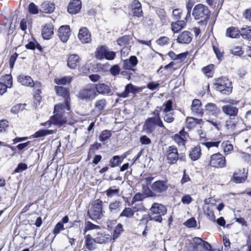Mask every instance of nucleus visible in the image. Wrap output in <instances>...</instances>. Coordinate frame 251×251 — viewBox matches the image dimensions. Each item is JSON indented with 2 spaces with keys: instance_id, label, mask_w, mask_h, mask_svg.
Listing matches in <instances>:
<instances>
[{
  "instance_id": "412c9836",
  "label": "nucleus",
  "mask_w": 251,
  "mask_h": 251,
  "mask_svg": "<svg viewBox=\"0 0 251 251\" xmlns=\"http://www.w3.org/2000/svg\"><path fill=\"white\" fill-rule=\"evenodd\" d=\"M132 12L134 16L141 17L143 15L141 4L137 0H134L131 5Z\"/></svg>"
},
{
  "instance_id": "864d4df0",
  "label": "nucleus",
  "mask_w": 251,
  "mask_h": 251,
  "mask_svg": "<svg viewBox=\"0 0 251 251\" xmlns=\"http://www.w3.org/2000/svg\"><path fill=\"white\" fill-rule=\"evenodd\" d=\"M174 140L179 146L185 145V141L184 138L181 136L178 135V134H176L174 136Z\"/></svg>"
},
{
  "instance_id": "dca6fc26",
  "label": "nucleus",
  "mask_w": 251,
  "mask_h": 251,
  "mask_svg": "<svg viewBox=\"0 0 251 251\" xmlns=\"http://www.w3.org/2000/svg\"><path fill=\"white\" fill-rule=\"evenodd\" d=\"M202 119L193 117H187L186 121V127L189 129L194 128L197 125H203Z\"/></svg>"
},
{
  "instance_id": "7ed1b4c3",
  "label": "nucleus",
  "mask_w": 251,
  "mask_h": 251,
  "mask_svg": "<svg viewBox=\"0 0 251 251\" xmlns=\"http://www.w3.org/2000/svg\"><path fill=\"white\" fill-rule=\"evenodd\" d=\"M214 85L215 89L223 94L229 95L232 92V82L226 77L217 79Z\"/></svg>"
},
{
  "instance_id": "338daca9",
  "label": "nucleus",
  "mask_w": 251,
  "mask_h": 251,
  "mask_svg": "<svg viewBox=\"0 0 251 251\" xmlns=\"http://www.w3.org/2000/svg\"><path fill=\"white\" fill-rule=\"evenodd\" d=\"M169 40V39L168 37L162 36L157 40L156 43L160 46H164L168 43Z\"/></svg>"
},
{
  "instance_id": "680f3d73",
  "label": "nucleus",
  "mask_w": 251,
  "mask_h": 251,
  "mask_svg": "<svg viewBox=\"0 0 251 251\" xmlns=\"http://www.w3.org/2000/svg\"><path fill=\"white\" fill-rule=\"evenodd\" d=\"M144 199V196L142 194L140 193H137L133 197L131 202L133 204L136 201H142Z\"/></svg>"
},
{
  "instance_id": "b1692460",
  "label": "nucleus",
  "mask_w": 251,
  "mask_h": 251,
  "mask_svg": "<svg viewBox=\"0 0 251 251\" xmlns=\"http://www.w3.org/2000/svg\"><path fill=\"white\" fill-rule=\"evenodd\" d=\"M201 155V149L199 146H196L190 151L189 156L193 161H196L200 158Z\"/></svg>"
},
{
  "instance_id": "bf43d9fd",
  "label": "nucleus",
  "mask_w": 251,
  "mask_h": 251,
  "mask_svg": "<svg viewBox=\"0 0 251 251\" xmlns=\"http://www.w3.org/2000/svg\"><path fill=\"white\" fill-rule=\"evenodd\" d=\"M139 140L141 144L143 145H150L151 142V140L146 135H142L140 136Z\"/></svg>"
},
{
  "instance_id": "37998d69",
  "label": "nucleus",
  "mask_w": 251,
  "mask_h": 251,
  "mask_svg": "<svg viewBox=\"0 0 251 251\" xmlns=\"http://www.w3.org/2000/svg\"><path fill=\"white\" fill-rule=\"evenodd\" d=\"M71 79L70 76H64L61 78L55 79V81L58 85H66L71 82Z\"/></svg>"
},
{
  "instance_id": "f03ea898",
  "label": "nucleus",
  "mask_w": 251,
  "mask_h": 251,
  "mask_svg": "<svg viewBox=\"0 0 251 251\" xmlns=\"http://www.w3.org/2000/svg\"><path fill=\"white\" fill-rule=\"evenodd\" d=\"M103 202L100 199L95 200L88 210L87 214L92 220L100 219L103 216Z\"/></svg>"
},
{
  "instance_id": "4c0bfd02",
  "label": "nucleus",
  "mask_w": 251,
  "mask_h": 251,
  "mask_svg": "<svg viewBox=\"0 0 251 251\" xmlns=\"http://www.w3.org/2000/svg\"><path fill=\"white\" fill-rule=\"evenodd\" d=\"M238 117H235V119H230L226 122V126L227 129L234 130L238 123Z\"/></svg>"
},
{
  "instance_id": "6e6d98bb",
  "label": "nucleus",
  "mask_w": 251,
  "mask_h": 251,
  "mask_svg": "<svg viewBox=\"0 0 251 251\" xmlns=\"http://www.w3.org/2000/svg\"><path fill=\"white\" fill-rule=\"evenodd\" d=\"M64 225L62 223L58 222L54 227L53 233V234L57 235L60 233L61 230H64Z\"/></svg>"
},
{
  "instance_id": "ea45409f",
  "label": "nucleus",
  "mask_w": 251,
  "mask_h": 251,
  "mask_svg": "<svg viewBox=\"0 0 251 251\" xmlns=\"http://www.w3.org/2000/svg\"><path fill=\"white\" fill-rule=\"evenodd\" d=\"M55 90L57 95L65 97L69 95L68 90L62 86H55Z\"/></svg>"
},
{
  "instance_id": "9b49d317",
  "label": "nucleus",
  "mask_w": 251,
  "mask_h": 251,
  "mask_svg": "<svg viewBox=\"0 0 251 251\" xmlns=\"http://www.w3.org/2000/svg\"><path fill=\"white\" fill-rule=\"evenodd\" d=\"M96 97L95 89L93 87L86 88L81 90L78 93V98L83 100H89Z\"/></svg>"
},
{
  "instance_id": "f704fd0d",
  "label": "nucleus",
  "mask_w": 251,
  "mask_h": 251,
  "mask_svg": "<svg viewBox=\"0 0 251 251\" xmlns=\"http://www.w3.org/2000/svg\"><path fill=\"white\" fill-rule=\"evenodd\" d=\"M123 231V225L120 223L118 224L114 230L112 234L113 240L114 241L117 239L120 236Z\"/></svg>"
},
{
  "instance_id": "603ef678",
  "label": "nucleus",
  "mask_w": 251,
  "mask_h": 251,
  "mask_svg": "<svg viewBox=\"0 0 251 251\" xmlns=\"http://www.w3.org/2000/svg\"><path fill=\"white\" fill-rule=\"evenodd\" d=\"M28 11L32 14H37L39 12L38 7L33 2H31L29 4Z\"/></svg>"
},
{
  "instance_id": "72a5a7b5",
  "label": "nucleus",
  "mask_w": 251,
  "mask_h": 251,
  "mask_svg": "<svg viewBox=\"0 0 251 251\" xmlns=\"http://www.w3.org/2000/svg\"><path fill=\"white\" fill-rule=\"evenodd\" d=\"M53 133L52 130L50 129H40L35 132L33 135L34 138H40L44 137L46 135L51 134Z\"/></svg>"
},
{
  "instance_id": "49530a36",
  "label": "nucleus",
  "mask_w": 251,
  "mask_h": 251,
  "mask_svg": "<svg viewBox=\"0 0 251 251\" xmlns=\"http://www.w3.org/2000/svg\"><path fill=\"white\" fill-rule=\"evenodd\" d=\"M207 210L204 209V213L207 217V218L213 222H215V217L214 216V213L212 210H210V208L209 206L206 207Z\"/></svg>"
},
{
  "instance_id": "423d86ee",
  "label": "nucleus",
  "mask_w": 251,
  "mask_h": 251,
  "mask_svg": "<svg viewBox=\"0 0 251 251\" xmlns=\"http://www.w3.org/2000/svg\"><path fill=\"white\" fill-rule=\"evenodd\" d=\"M168 185L166 181L157 180L154 182L151 186V190H148L146 194L149 197H154L155 193L161 194L167 191Z\"/></svg>"
},
{
  "instance_id": "a19ab883",
  "label": "nucleus",
  "mask_w": 251,
  "mask_h": 251,
  "mask_svg": "<svg viewBox=\"0 0 251 251\" xmlns=\"http://www.w3.org/2000/svg\"><path fill=\"white\" fill-rule=\"evenodd\" d=\"M95 108L99 112L102 111L106 106V101L104 99L97 100L95 102Z\"/></svg>"
},
{
  "instance_id": "c03bdc74",
  "label": "nucleus",
  "mask_w": 251,
  "mask_h": 251,
  "mask_svg": "<svg viewBox=\"0 0 251 251\" xmlns=\"http://www.w3.org/2000/svg\"><path fill=\"white\" fill-rule=\"evenodd\" d=\"M131 36L129 35L124 36L117 40V43L119 45L123 46L125 44H127L130 40Z\"/></svg>"
},
{
  "instance_id": "ddd939ff",
  "label": "nucleus",
  "mask_w": 251,
  "mask_h": 251,
  "mask_svg": "<svg viewBox=\"0 0 251 251\" xmlns=\"http://www.w3.org/2000/svg\"><path fill=\"white\" fill-rule=\"evenodd\" d=\"M81 8L80 0H71L68 6V11L72 14H75L79 12Z\"/></svg>"
},
{
  "instance_id": "f257e3e1",
  "label": "nucleus",
  "mask_w": 251,
  "mask_h": 251,
  "mask_svg": "<svg viewBox=\"0 0 251 251\" xmlns=\"http://www.w3.org/2000/svg\"><path fill=\"white\" fill-rule=\"evenodd\" d=\"M192 15L195 20H200V23L206 25L207 20L210 16V13L206 6L202 4H198L194 7Z\"/></svg>"
},
{
  "instance_id": "5fc2aeb1",
  "label": "nucleus",
  "mask_w": 251,
  "mask_h": 251,
  "mask_svg": "<svg viewBox=\"0 0 251 251\" xmlns=\"http://www.w3.org/2000/svg\"><path fill=\"white\" fill-rule=\"evenodd\" d=\"M150 220H151L150 218V215L144 214L142 216L141 219L139 220L138 226H141L143 225L147 226Z\"/></svg>"
},
{
  "instance_id": "39448f33",
  "label": "nucleus",
  "mask_w": 251,
  "mask_h": 251,
  "mask_svg": "<svg viewBox=\"0 0 251 251\" xmlns=\"http://www.w3.org/2000/svg\"><path fill=\"white\" fill-rule=\"evenodd\" d=\"M95 56L99 60L105 58L106 60H112L115 58L116 53L113 51H110L107 46L102 45L97 48Z\"/></svg>"
},
{
  "instance_id": "e2e57ef3",
  "label": "nucleus",
  "mask_w": 251,
  "mask_h": 251,
  "mask_svg": "<svg viewBox=\"0 0 251 251\" xmlns=\"http://www.w3.org/2000/svg\"><path fill=\"white\" fill-rule=\"evenodd\" d=\"M110 72L113 75L116 76L117 75L119 74L120 72L119 66L118 65H113L111 67Z\"/></svg>"
},
{
  "instance_id": "393cba45",
  "label": "nucleus",
  "mask_w": 251,
  "mask_h": 251,
  "mask_svg": "<svg viewBox=\"0 0 251 251\" xmlns=\"http://www.w3.org/2000/svg\"><path fill=\"white\" fill-rule=\"evenodd\" d=\"M125 156L115 155L109 161V165L112 168L119 166L123 162Z\"/></svg>"
},
{
  "instance_id": "7c9ffc66",
  "label": "nucleus",
  "mask_w": 251,
  "mask_h": 251,
  "mask_svg": "<svg viewBox=\"0 0 251 251\" xmlns=\"http://www.w3.org/2000/svg\"><path fill=\"white\" fill-rule=\"evenodd\" d=\"M54 5L52 3L44 2L41 4V9L44 13H51L54 11Z\"/></svg>"
},
{
  "instance_id": "1a4fd4ad",
  "label": "nucleus",
  "mask_w": 251,
  "mask_h": 251,
  "mask_svg": "<svg viewBox=\"0 0 251 251\" xmlns=\"http://www.w3.org/2000/svg\"><path fill=\"white\" fill-rule=\"evenodd\" d=\"M233 100H230L229 104L225 105L222 107L223 112L229 116L230 119H235V117H237L238 113V109L233 105Z\"/></svg>"
},
{
  "instance_id": "13d9d810",
  "label": "nucleus",
  "mask_w": 251,
  "mask_h": 251,
  "mask_svg": "<svg viewBox=\"0 0 251 251\" xmlns=\"http://www.w3.org/2000/svg\"><path fill=\"white\" fill-rule=\"evenodd\" d=\"M27 166L26 164L24 163H20L18 164V166L14 170V173H21L23 171L26 170Z\"/></svg>"
},
{
  "instance_id": "79ce46f5",
  "label": "nucleus",
  "mask_w": 251,
  "mask_h": 251,
  "mask_svg": "<svg viewBox=\"0 0 251 251\" xmlns=\"http://www.w3.org/2000/svg\"><path fill=\"white\" fill-rule=\"evenodd\" d=\"M25 104H17L13 106L11 109V112L14 114H17L20 111H23L25 108Z\"/></svg>"
},
{
  "instance_id": "052dcab7",
  "label": "nucleus",
  "mask_w": 251,
  "mask_h": 251,
  "mask_svg": "<svg viewBox=\"0 0 251 251\" xmlns=\"http://www.w3.org/2000/svg\"><path fill=\"white\" fill-rule=\"evenodd\" d=\"M244 51L239 47H236L232 50H230V53L234 55L241 56L243 54Z\"/></svg>"
},
{
  "instance_id": "6e6552de",
  "label": "nucleus",
  "mask_w": 251,
  "mask_h": 251,
  "mask_svg": "<svg viewBox=\"0 0 251 251\" xmlns=\"http://www.w3.org/2000/svg\"><path fill=\"white\" fill-rule=\"evenodd\" d=\"M165 127L163 123L160 124V122L156 121L155 118H148L145 122L143 130L148 134L152 133L155 129L156 126Z\"/></svg>"
},
{
  "instance_id": "f3484780",
  "label": "nucleus",
  "mask_w": 251,
  "mask_h": 251,
  "mask_svg": "<svg viewBox=\"0 0 251 251\" xmlns=\"http://www.w3.org/2000/svg\"><path fill=\"white\" fill-rule=\"evenodd\" d=\"M17 80L24 86L33 87L34 85L33 80L30 76L28 75H20L17 77Z\"/></svg>"
},
{
  "instance_id": "2f4dec72",
  "label": "nucleus",
  "mask_w": 251,
  "mask_h": 251,
  "mask_svg": "<svg viewBox=\"0 0 251 251\" xmlns=\"http://www.w3.org/2000/svg\"><path fill=\"white\" fill-rule=\"evenodd\" d=\"M134 211L130 207H126L120 213L119 219L122 217H126V218L130 219L133 217Z\"/></svg>"
},
{
  "instance_id": "9d476101",
  "label": "nucleus",
  "mask_w": 251,
  "mask_h": 251,
  "mask_svg": "<svg viewBox=\"0 0 251 251\" xmlns=\"http://www.w3.org/2000/svg\"><path fill=\"white\" fill-rule=\"evenodd\" d=\"M166 156L168 162L170 164H174L178 160V153L176 147L169 146L166 151Z\"/></svg>"
},
{
  "instance_id": "09e8293b",
  "label": "nucleus",
  "mask_w": 251,
  "mask_h": 251,
  "mask_svg": "<svg viewBox=\"0 0 251 251\" xmlns=\"http://www.w3.org/2000/svg\"><path fill=\"white\" fill-rule=\"evenodd\" d=\"M182 14V10L180 8H176L173 11L172 15L174 19L179 20Z\"/></svg>"
},
{
  "instance_id": "473e14b6",
  "label": "nucleus",
  "mask_w": 251,
  "mask_h": 251,
  "mask_svg": "<svg viewBox=\"0 0 251 251\" xmlns=\"http://www.w3.org/2000/svg\"><path fill=\"white\" fill-rule=\"evenodd\" d=\"M120 189L116 186L110 187L105 193L106 196L109 198H112L116 196L119 195Z\"/></svg>"
},
{
  "instance_id": "0e129e2a",
  "label": "nucleus",
  "mask_w": 251,
  "mask_h": 251,
  "mask_svg": "<svg viewBox=\"0 0 251 251\" xmlns=\"http://www.w3.org/2000/svg\"><path fill=\"white\" fill-rule=\"evenodd\" d=\"M165 105V108L163 110V112L164 113H168L170 111H171L172 110V105H173V102L172 100H168L166 103L164 104Z\"/></svg>"
},
{
  "instance_id": "58836bf2",
  "label": "nucleus",
  "mask_w": 251,
  "mask_h": 251,
  "mask_svg": "<svg viewBox=\"0 0 251 251\" xmlns=\"http://www.w3.org/2000/svg\"><path fill=\"white\" fill-rule=\"evenodd\" d=\"M100 228V226L93 224L90 221H87L85 223L84 234H85L89 230L93 229H99Z\"/></svg>"
},
{
  "instance_id": "20e7f679",
  "label": "nucleus",
  "mask_w": 251,
  "mask_h": 251,
  "mask_svg": "<svg viewBox=\"0 0 251 251\" xmlns=\"http://www.w3.org/2000/svg\"><path fill=\"white\" fill-rule=\"evenodd\" d=\"M151 215L150 218L151 220L161 223L162 221V216L167 213L166 207L161 204L154 203L150 209Z\"/></svg>"
},
{
  "instance_id": "4d7b16f0",
  "label": "nucleus",
  "mask_w": 251,
  "mask_h": 251,
  "mask_svg": "<svg viewBox=\"0 0 251 251\" xmlns=\"http://www.w3.org/2000/svg\"><path fill=\"white\" fill-rule=\"evenodd\" d=\"M212 48L218 59L221 60L223 57V52H221L219 49L213 44L212 45Z\"/></svg>"
},
{
  "instance_id": "a878e982",
  "label": "nucleus",
  "mask_w": 251,
  "mask_h": 251,
  "mask_svg": "<svg viewBox=\"0 0 251 251\" xmlns=\"http://www.w3.org/2000/svg\"><path fill=\"white\" fill-rule=\"evenodd\" d=\"M31 35L32 41H30L28 43L25 45L26 49L28 50H34L36 49V46H37V44L38 42L33 38L32 36L30 34V33H27V32H25V34L23 35L24 39L27 37V36H29Z\"/></svg>"
},
{
  "instance_id": "2eb2a0df",
  "label": "nucleus",
  "mask_w": 251,
  "mask_h": 251,
  "mask_svg": "<svg viewBox=\"0 0 251 251\" xmlns=\"http://www.w3.org/2000/svg\"><path fill=\"white\" fill-rule=\"evenodd\" d=\"M192 112L197 115L202 116L203 112L201 107V102L198 99H194L192 102Z\"/></svg>"
},
{
  "instance_id": "e433bc0d",
  "label": "nucleus",
  "mask_w": 251,
  "mask_h": 251,
  "mask_svg": "<svg viewBox=\"0 0 251 251\" xmlns=\"http://www.w3.org/2000/svg\"><path fill=\"white\" fill-rule=\"evenodd\" d=\"M239 172H235L233 174V177L232 178V181L236 183H241L245 181L247 176H239L241 171H239Z\"/></svg>"
},
{
  "instance_id": "4468645a",
  "label": "nucleus",
  "mask_w": 251,
  "mask_h": 251,
  "mask_svg": "<svg viewBox=\"0 0 251 251\" xmlns=\"http://www.w3.org/2000/svg\"><path fill=\"white\" fill-rule=\"evenodd\" d=\"M205 111L207 114L215 117L221 113L220 109L216 104L212 102L207 103L205 105Z\"/></svg>"
},
{
  "instance_id": "c85d7f7f",
  "label": "nucleus",
  "mask_w": 251,
  "mask_h": 251,
  "mask_svg": "<svg viewBox=\"0 0 251 251\" xmlns=\"http://www.w3.org/2000/svg\"><path fill=\"white\" fill-rule=\"evenodd\" d=\"M78 37L83 44L89 43L91 41L90 32H78Z\"/></svg>"
},
{
  "instance_id": "c756f323",
  "label": "nucleus",
  "mask_w": 251,
  "mask_h": 251,
  "mask_svg": "<svg viewBox=\"0 0 251 251\" xmlns=\"http://www.w3.org/2000/svg\"><path fill=\"white\" fill-rule=\"evenodd\" d=\"M112 136V133L110 130H104L101 132L99 138L100 142H102L104 144L107 143V141Z\"/></svg>"
},
{
  "instance_id": "a211bd4d",
  "label": "nucleus",
  "mask_w": 251,
  "mask_h": 251,
  "mask_svg": "<svg viewBox=\"0 0 251 251\" xmlns=\"http://www.w3.org/2000/svg\"><path fill=\"white\" fill-rule=\"evenodd\" d=\"M80 59L76 54L70 55L68 58L67 65L71 69H75L79 65Z\"/></svg>"
},
{
  "instance_id": "69168bd1",
  "label": "nucleus",
  "mask_w": 251,
  "mask_h": 251,
  "mask_svg": "<svg viewBox=\"0 0 251 251\" xmlns=\"http://www.w3.org/2000/svg\"><path fill=\"white\" fill-rule=\"evenodd\" d=\"M69 32H58V36L61 40L64 42H66L69 38Z\"/></svg>"
},
{
  "instance_id": "de8ad7c7",
  "label": "nucleus",
  "mask_w": 251,
  "mask_h": 251,
  "mask_svg": "<svg viewBox=\"0 0 251 251\" xmlns=\"http://www.w3.org/2000/svg\"><path fill=\"white\" fill-rule=\"evenodd\" d=\"M157 14L159 16L160 21L163 24L167 22L168 18L166 15L165 12L163 9H159L157 11Z\"/></svg>"
},
{
  "instance_id": "6ab92c4d",
  "label": "nucleus",
  "mask_w": 251,
  "mask_h": 251,
  "mask_svg": "<svg viewBox=\"0 0 251 251\" xmlns=\"http://www.w3.org/2000/svg\"><path fill=\"white\" fill-rule=\"evenodd\" d=\"M192 39L190 32H181L177 37V42L180 44H189Z\"/></svg>"
},
{
  "instance_id": "bb28decb",
  "label": "nucleus",
  "mask_w": 251,
  "mask_h": 251,
  "mask_svg": "<svg viewBox=\"0 0 251 251\" xmlns=\"http://www.w3.org/2000/svg\"><path fill=\"white\" fill-rule=\"evenodd\" d=\"M186 25V23L183 20H177L176 22L172 23L171 28L173 31H179L182 30Z\"/></svg>"
},
{
  "instance_id": "cd10ccee",
  "label": "nucleus",
  "mask_w": 251,
  "mask_h": 251,
  "mask_svg": "<svg viewBox=\"0 0 251 251\" xmlns=\"http://www.w3.org/2000/svg\"><path fill=\"white\" fill-rule=\"evenodd\" d=\"M95 89L100 94H108L111 92L109 87L104 83L97 84Z\"/></svg>"
},
{
  "instance_id": "aec40b11",
  "label": "nucleus",
  "mask_w": 251,
  "mask_h": 251,
  "mask_svg": "<svg viewBox=\"0 0 251 251\" xmlns=\"http://www.w3.org/2000/svg\"><path fill=\"white\" fill-rule=\"evenodd\" d=\"M85 244L86 248L90 251H94L96 248L95 239L90 234H87L85 237Z\"/></svg>"
},
{
  "instance_id": "f8f14e48",
  "label": "nucleus",
  "mask_w": 251,
  "mask_h": 251,
  "mask_svg": "<svg viewBox=\"0 0 251 251\" xmlns=\"http://www.w3.org/2000/svg\"><path fill=\"white\" fill-rule=\"evenodd\" d=\"M142 89H143L141 87L136 86L132 83H129L126 86L125 90L123 92L117 93V95L120 98H126L128 97L129 93L135 94L142 91Z\"/></svg>"
},
{
  "instance_id": "3c124183",
  "label": "nucleus",
  "mask_w": 251,
  "mask_h": 251,
  "mask_svg": "<svg viewBox=\"0 0 251 251\" xmlns=\"http://www.w3.org/2000/svg\"><path fill=\"white\" fill-rule=\"evenodd\" d=\"M3 80H4L5 85L7 88H11L13 85L12 78L11 75H6L4 76Z\"/></svg>"
},
{
  "instance_id": "c9c22d12",
  "label": "nucleus",
  "mask_w": 251,
  "mask_h": 251,
  "mask_svg": "<svg viewBox=\"0 0 251 251\" xmlns=\"http://www.w3.org/2000/svg\"><path fill=\"white\" fill-rule=\"evenodd\" d=\"M95 239V241L98 244L106 243L110 240V237L109 235L104 234H99L98 236Z\"/></svg>"
},
{
  "instance_id": "0eeeda50",
  "label": "nucleus",
  "mask_w": 251,
  "mask_h": 251,
  "mask_svg": "<svg viewBox=\"0 0 251 251\" xmlns=\"http://www.w3.org/2000/svg\"><path fill=\"white\" fill-rule=\"evenodd\" d=\"M209 165L216 168H223L226 167V158L220 153L212 154L210 157Z\"/></svg>"
},
{
  "instance_id": "a18cd8bd",
  "label": "nucleus",
  "mask_w": 251,
  "mask_h": 251,
  "mask_svg": "<svg viewBox=\"0 0 251 251\" xmlns=\"http://www.w3.org/2000/svg\"><path fill=\"white\" fill-rule=\"evenodd\" d=\"M184 225L188 228H194L197 226V221L195 218L192 217L187 220Z\"/></svg>"
},
{
  "instance_id": "5701e85b",
  "label": "nucleus",
  "mask_w": 251,
  "mask_h": 251,
  "mask_svg": "<svg viewBox=\"0 0 251 251\" xmlns=\"http://www.w3.org/2000/svg\"><path fill=\"white\" fill-rule=\"evenodd\" d=\"M51 118L53 125L59 127H61L66 122L63 116L60 114H54Z\"/></svg>"
},
{
  "instance_id": "8fccbe9b",
  "label": "nucleus",
  "mask_w": 251,
  "mask_h": 251,
  "mask_svg": "<svg viewBox=\"0 0 251 251\" xmlns=\"http://www.w3.org/2000/svg\"><path fill=\"white\" fill-rule=\"evenodd\" d=\"M213 65H209L202 68L203 73L208 77L212 76V70L213 68Z\"/></svg>"
},
{
  "instance_id": "774afa93",
  "label": "nucleus",
  "mask_w": 251,
  "mask_h": 251,
  "mask_svg": "<svg viewBox=\"0 0 251 251\" xmlns=\"http://www.w3.org/2000/svg\"><path fill=\"white\" fill-rule=\"evenodd\" d=\"M224 151L226 155L228 154L233 150V146L230 144H226L223 146Z\"/></svg>"
},
{
  "instance_id": "4be33fe9",
  "label": "nucleus",
  "mask_w": 251,
  "mask_h": 251,
  "mask_svg": "<svg viewBox=\"0 0 251 251\" xmlns=\"http://www.w3.org/2000/svg\"><path fill=\"white\" fill-rule=\"evenodd\" d=\"M122 202L120 201H114L110 202L109 209L110 213L116 214L120 211Z\"/></svg>"
}]
</instances>
